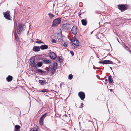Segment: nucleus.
<instances>
[{
    "label": "nucleus",
    "instance_id": "1",
    "mask_svg": "<svg viewBox=\"0 0 131 131\" xmlns=\"http://www.w3.org/2000/svg\"><path fill=\"white\" fill-rule=\"evenodd\" d=\"M24 25L23 24H19L17 29V32L19 34H21L22 32L24 31Z\"/></svg>",
    "mask_w": 131,
    "mask_h": 131
},
{
    "label": "nucleus",
    "instance_id": "2",
    "mask_svg": "<svg viewBox=\"0 0 131 131\" xmlns=\"http://www.w3.org/2000/svg\"><path fill=\"white\" fill-rule=\"evenodd\" d=\"M57 38L59 42H61L63 41V37L62 36L61 30H59V32L57 34Z\"/></svg>",
    "mask_w": 131,
    "mask_h": 131
},
{
    "label": "nucleus",
    "instance_id": "3",
    "mask_svg": "<svg viewBox=\"0 0 131 131\" xmlns=\"http://www.w3.org/2000/svg\"><path fill=\"white\" fill-rule=\"evenodd\" d=\"M3 14L4 17L6 19L10 20H12L11 17L10 16V11L9 10L6 12H4Z\"/></svg>",
    "mask_w": 131,
    "mask_h": 131
},
{
    "label": "nucleus",
    "instance_id": "4",
    "mask_svg": "<svg viewBox=\"0 0 131 131\" xmlns=\"http://www.w3.org/2000/svg\"><path fill=\"white\" fill-rule=\"evenodd\" d=\"M61 18H58L55 19L53 22L52 26L54 27L56 26L59 24L61 22Z\"/></svg>",
    "mask_w": 131,
    "mask_h": 131
},
{
    "label": "nucleus",
    "instance_id": "5",
    "mask_svg": "<svg viewBox=\"0 0 131 131\" xmlns=\"http://www.w3.org/2000/svg\"><path fill=\"white\" fill-rule=\"evenodd\" d=\"M71 42L72 45H73V46L74 47H75L76 48H77L79 45V43L76 39H74Z\"/></svg>",
    "mask_w": 131,
    "mask_h": 131
},
{
    "label": "nucleus",
    "instance_id": "6",
    "mask_svg": "<svg viewBox=\"0 0 131 131\" xmlns=\"http://www.w3.org/2000/svg\"><path fill=\"white\" fill-rule=\"evenodd\" d=\"M113 62L110 60H105L100 61L99 63L100 64H113Z\"/></svg>",
    "mask_w": 131,
    "mask_h": 131
},
{
    "label": "nucleus",
    "instance_id": "7",
    "mask_svg": "<svg viewBox=\"0 0 131 131\" xmlns=\"http://www.w3.org/2000/svg\"><path fill=\"white\" fill-rule=\"evenodd\" d=\"M71 27V24H66L64 25L62 27V28L65 30H68L70 29Z\"/></svg>",
    "mask_w": 131,
    "mask_h": 131
},
{
    "label": "nucleus",
    "instance_id": "8",
    "mask_svg": "<svg viewBox=\"0 0 131 131\" xmlns=\"http://www.w3.org/2000/svg\"><path fill=\"white\" fill-rule=\"evenodd\" d=\"M118 8L121 11H123L127 9V7L124 5H118Z\"/></svg>",
    "mask_w": 131,
    "mask_h": 131
},
{
    "label": "nucleus",
    "instance_id": "9",
    "mask_svg": "<svg viewBox=\"0 0 131 131\" xmlns=\"http://www.w3.org/2000/svg\"><path fill=\"white\" fill-rule=\"evenodd\" d=\"M78 95L81 99L83 100L85 98V95L84 93L83 92H80L78 93Z\"/></svg>",
    "mask_w": 131,
    "mask_h": 131
},
{
    "label": "nucleus",
    "instance_id": "10",
    "mask_svg": "<svg viewBox=\"0 0 131 131\" xmlns=\"http://www.w3.org/2000/svg\"><path fill=\"white\" fill-rule=\"evenodd\" d=\"M71 31L74 35H76L77 32V28L75 26H74L72 28Z\"/></svg>",
    "mask_w": 131,
    "mask_h": 131
},
{
    "label": "nucleus",
    "instance_id": "11",
    "mask_svg": "<svg viewBox=\"0 0 131 131\" xmlns=\"http://www.w3.org/2000/svg\"><path fill=\"white\" fill-rule=\"evenodd\" d=\"M49 55L50 58L53 60H54L56 59L57 56L56 54L53 52H51L49 53Z\"/></svg>",
    "mask_w": 131,
    "mask_h": 131
},
{
    "label": "nucleus",
    "instance_id": "12",
    "mask_svg": "<svg viewBox=\"0 0 131 131\" xmlns=\"http://www.w3.org/2000/svg\"><path fill=\"white\" fill-rule=\"evenodd\" d=\"M35 59L34 58H31L30 60V63L31 67H35Z\"/></svg>",
    "mask_w": 131,
    "mask_h": 131
},
{
    "label": "nucleus",
    "instance_id": "13",
    "mask_svg": "<svg viewBox=\"0 0 131 131\" xmlns=\"http://www.w3.org/2000/svg\"><path fill=\"white\" fill-rule=\"evenodd\" d=\"M40 47L38 46H34L33 47V49L34 51L38 52L40 51Z\"/></svg>",
    "mask_w": 131,
    "mask_h": 131
},
{
    "label": "nucleus",
    "instance_id": "14",
    "mask_svg": "<svg viewBox=\"0 0 131 131\" xmlns=\"http://www.w3.org/2000/svg\"><path fill=\"white\" fill-rule=\"evenodd\" d=\"M40 48L42 50H43L47 49L48 48V46L47 45H42L40 47Z\"/></svg>",
    "mask_w": 131,
    "mask_h": 131
},
{
    "label": "nucleus",
    "instance_id": "15",
    "mask_svg": "<svg viewBox=\"0 0 131 131\" xmlns=\"http://www.w3.org/2000/svg\"><path fill=\"white\" fill-rule=\"evenodd\" d=\"M57 59L59 61V62L60 63L62 62L63 61V60L62 59V57L61 56H58L57 57Z\"/></svg>",
    "mask_w": 131,
    "mask_h": 131
},
{
    "label": "nucleus",
    "instance_id": "16",
    "mask_svg": "<svg viewBox=\"0 0 131 131\" xmlns=\"http://www.w3.org/2000/svg\"><path fill=\"white\" fill-rule=\"evenodd\" d=\"M39 82L41 85H42L46 84L47 83L45 80H39Z\"/></svg>",
    "mask_w": 131,
    "mask_h": 131
},
{
    "label": "nucleus",
    "instance_id": "17",
    "mask_svg": "<svg viewBox=\"0 0 131 131\" xmlns=\"http://www.w3.org/2000/svg\"><path fill=\"white\" fill-rule=\"evenodd\" d=\"M13 77L12 76L10 75H9L7 78L6 79L7 81L8 82H10L11 81Z\"/></svg>",
    "mask_w": 131,
    "mask_h": 131
},
{
    "label": "nucleus",
    "instance_id": "18",
    "mask_svg": "<svg viewBox=\"0 0 131 131\" xmlns=\"http://www.w3.org/2000/svg\"><path fill=\"white\" fill-rule=\"evenodd\" d=\"M43 63L46 64H49L51 63V62L49 60H43Z\"/></svg>",
    "mask_w": 131,
    "mask_h": 131
},
{
    "label": "nucleus",
    "instance_id": "19",
    "mask_svg": "<svg viewBox=\"0 0 131 131\" xmlns=\"http://www.w3.org/2000/svg\"><path fill=\"white\" fill-rule=\"evenodd\" d=\"M57 64L56 62H54L53 64V67H52V69H54V70H56L57 69Z\"/></svg>",
    "mask_w": 131,
    "mask_h": 131
},
{
    "label": "nucleus",
    "instance_id": "20",
    "mask_svg": "<svg viewBox=\"0 0 131 131\" xmlns=\"http://www.w3.org/2000/svg\"><path fill=\"white\" fill-rule=\"evenodd\" d=\"M81 22L82 24L84 26H85L87 24V21L84 19H82L81 20Z\"/></svg>",
    "mask_w": 131,
    "mask_h": 131
},
{
    "label": "nucleus",
    "instance_id": "21",
    "mask_svg": "<svg viewBox=\"0 0 131 131\" xmlns=\"http://www.w3.org/2000/svg\"><path fill=\"white\" fill-rule=\"evenodd\" d=\"M43 64L41 62H39L37 63L36 65L35 66V67L36 68H37V66L39 67H41L42 65Z\"/></svg>",
    "mask_w": 131,
    "mask_h": 131
},
{
    "label": "nucleus",
    "instance_id": "22",
    "mask_svg": "<svg viewBox=\"0 0 131 131\" xmlns=\"http://www.w3.org/2000/svg\"><path fill=\"white\" fill-rule=\"evenodd\" d=\"M36 71V72L38 73H43L44 72V71L43 70L40 69H37Z\"/></svg>",
    "mask_w": 131,
    "mask_h": 131
},
{
    "label": "nucleus",
    "instance_id": "23",
    "mask_svg": "<svg viewBox=\"0 0 131 131\" xmlns=\"http://www.w3.org/2000/svg\"><path fill=\"white\" fill-rule=\"evenodd\" d=\"M14 35L16 40L17 41H18L19 39V38L16 31L14 32Z\"/></svg>",
    "mask_w": 131,
    "mask_h": 131
},
{
    "label": "nucleus",
    "instance_id": "24",
    "mask_svg": "<svg viewBox=\"0 0 131 131\" xmlns=\"http://www.w3.org/2000/svg\"><path fill=\"white\" fill-rule=\"evenodd\" d=\"M49 91L48 89H43L41 91H39V92H48Z\"/></svg>",
    "mask_w": 131,
    "mask_h": 131
},
{
    "label": "nucleus",
    "instance_id": "25",
    "mask_svg": "<svg viewBox=\"0 0 131 131\" xmlns=\"http://www.w3.org/2000/svg\"><path fill=\"white\" fill-rule=\"evenodd\" d=\"M108 80L110 83H112L113 82V80L112 79V76L111 75L109 76L108 77Z\"/></svg>",
    "mask_w": 131,
    "mask_h": 131
},
{
    "label": "nucleus",
    "instance_id": "26",
    "mask_svg": "<svg viewBox=\"0 0 131 131\" xmlns=\"http://www.w3.org/2000/svg\"><path fill=\"white\" fill-rule=\"evenodd\" d=\"M20 128V126L18 125H17L15 126V129L19 130Z\"/></svg>",
    "mask_w": 131,
    "mask_h": 131
},
{
    "label": "nucleus",
    "instance_id": "27",
    "mask_svg": "<svg viewBox=\"0 0 131 131\" xmlns=\"http://www.w3.org/2000/svg\"><path fill=\"white\" fill-rule=\"evenodd\" d=\"M48 15L49 17L51 18H53L55 16V15L52 14L51 13H49L48 14Z\"/></svg>",
    "mask_w": 131,
    "mask_h": 131
},
{
    "label": "nucleus",
    "instance_id": "28",
    "mask_svg": "<svg viewBox=\"0 0 131 131\" xmlns=\"http://www.w3.org/2000/svg\"><path fill=\"white\" fill-rule=\"evenodd\" d=\"M43 119L40 118L39 121V123L40 125H43Z\"/></svg>",
    "mask_w": 131,
    "mask_h": 131
},
{
    "label": "nucleus",
    "instance_id": "29",
    "mask_svg": "<svg viewBox=\"0 0 131 131\" xmlns=\"http://www.w3.org/2000/svg\"><path fill=\"white\" fill-rule=\"evenodd\" d=\"M35 42L38 44L43 43V44L44 43L42 42L41 40H39V41H36Z\"/></svg>",
    "mask_w": 131,
    "mask_h": 131
},
{
    "label": "nucleus",
    "instance_id": "30",
    "mask_svg": "<svg viewBox=\"0 0 131 131\" xmlns=\"http://www.w3.org/2000/svg\"><path fill=\"white\" fill-rule=\"evenodd\" d=\"M37 128H34L31 129L30 131H37Z\"/></svg>",
    "mask_w": 131,
    "mask_h": 131
},
{
    "label": "nucleus",
    "instance_id": "31",
    "mask_svg": "<svg viewBox=\"0 0 131 131\" xmlns=\"http://www.w3.org/2000/svg\"><path fill=\"white\" fill-rule=\"evenodd\" d=\"M47 115V113H45L44 114H43L41 117V118L43 119H44L45 118V117L46 116V115Z\"/></svg>",
    "mask_w": 131,
    "mask_h": 131
},
{
    "label": "nucleus",
    "instance_id": "32",
    "mask_svg": "<svg viewBox=\"0 0 131 131\" xmlns=\"http://www.w3.org/2000/svg\"><path fill=\"white\" fill-rule=\"evenodd\" d=\"M56 70L52 69V71L51 72V74L52 75L54 74L56 71Z\"/></svg>",
    "mask_w": 131,
    "mask_h": 131
},
{
    "label": "nucleus",
    "instance_id": "33",
    "mask_svg": "<svg viewBox=\"0 0 131 131\" xmlns=\"http://www.w3.org/2000/svg\"><path fill=\"white\" fill-rule=\"evenodd\" d=\"M73 78V75L71 74L69 75L68 76V79L69 80H71Z\"/></svg>",
    "mask_w": 131,
    "mask_h": 131
},
{
    "label": "nucleus",
    "instance_id": "34",
    "mask_svg": "<svg viewBox=\"0 0 131 131\" xmlns=\"http://www.w3.org/2000/svg\"><path fill=\"white\" fill-rule=\"evenodd\" d=\"M124 48L125 49H126V50H127L128 51V50H130L129 49V48L127 46H126V47H124Z\"/></svg>",
    "mask_w": 131,
    "mask_h": 131
},
{
    "label": "nucleus",
    "instance_id": "35",
    "mask_svg": "<svg viewBox=\"0 0 131 131\" xmlns=\"http://www.w3.org/2000/svg\"><path fill=\"white\" fill-rule=\"evenodd\" d=\"M56 40L54 39H53L52 40V42L53 43H56Z\"/></svg>",
    "mask_w": 131,
    "mask_h": 131
},
{
    "label": "nucleus",
    "instance_id": "36",
    "mask_svg": "<svg viewBox=\"0 0 131 131\" xmlns=\"http://www.w3.org/2000/svg\"><path fill=\"white\" fill-rule=\"evenodd\" d=\"M70 53L71 54L72 56L74 55V52L73 51H70Z\"/></svg>",
    "mask_w": 131,
    "mask_h": 131
},
{
    "label": "nucleus",
    "instance_id": "37",
    "mask_svg": "<svg viewBox=\"0 0 131 131\" xmlns=\"http://www.w3.org/2000/svg\"><path fill=\"white\" fill-rule=\"evenodd\" d=\"M64 84V83L63 82H62L60 83V87L61 88H62V85Z\"/></svg>",
    "mask_w": 131,
    "mask_h": 131
},
{
    "label": "nucleus",
    "instance_id": "38",
    "mask_svg": "<svg viewBox=\"0 0 131 131\" xmlns=\"http://www.w3.org/2000/svg\"><path fill=\"white\" fill-rule=\"evenodd\" d=\"M63 46L65 47H67L68 46L67 44L66 43H64L63 45Z\"/></svg>",
    "mask_w": 131,
    "mask_h": 131
},
{
    "label": "nucleus",
    "instance_id": "39",
    "mask_svg": "<svg viewBox=\"0 0 131 131\" xmlns=\"http://www.w3.org/2000/svg\"><path fill=\"white\" fill-rule=\"evenodd\" d=\"M83 103H81V105L80 107L81 108H82L83 107Z\"/></svg>",
    "mask_w": 131,
    "mask_h": 131
},
{
    "label": "nucleus",
    "instance_id": "40",
    "mask_svg": "<svg viewBox=\"0 0 131 131\" xmlns=\"http://www.w3.org/2000/svg\"><path fill=\"white\" fill-rule=\"evenodd\" d=\"M14 131H20V130L16 129H14Z\"/></svg>",
    "mask_w": 131,
    "mask_h": 131
},
{
    "label": "nucleus",
    "instance_id": "41",
    "mask_svg": "<svg viewBox=\"0 0 131 131\" xmlns=\"http://www.w3.org/2000/svg\"><path fill=\"white\" fill-rule=\"evenodd\" d=\"M126 46H127L126 45H125V44H124V45H123V47H126Z\"/></svg>",
    "mask_w": 131,
    "mask_h": 131
},
{
    "label": "nucleus",
    "instance_id": "42",
    "mask_svg": "<svg viewBox=\"0 0 131 131\" xmlns=\"http://www.w3.org/2000/svg\"><path fill=\"white\" fill-rule=\"evenodd\" d=\"M126 46H127L126 45H125V44H124V45H123V47H126Z\"/></svg>",
    "mask_w": 131,
    "mask_h": 131
},
{
    "label": "nucleus",
    "instance_id": "43",
    "mask_svg": "<svg viewBox=\"0 0 131 131\" xmlns=\"http://www.w3.org/2000/svg\"><path fill=\"white\" fill-rule=\"evenodd\" d=\"M128 51L131 54V50H128Z\"/></svg>",
    "mask_w": 131,
    "mask_h": 131
},
{
    "label": "nucleus",
    "instance_id": "44",
    "mask_svg": "<svg viewBox=\"0 0 131 131\" xmlns=\"http://www.w3.org/2000/svg\"><path fill=\"white\" fill-rule=\"evenodd\" d=\"M110 92H112V89H111L110 90Z\"/></svg>",
    "mask_w": 131,
    "mask_h": 131
},
{
    "label": "nucleus",
    "instance_id": "45",
    "mask_svg": "<svg viewBox=\"0 0 131 131\" xmlns=\"http://www.w3.org/2000/svg\"><path fill=\"white\" fill-rule=\"evenodd\" d=\"M108 81V80L107 79H106L105 80V81Z\"/></svg>",
    "mask_w": 131,
    "mask_h": 131
},
{
    "label": "nucleus",
    "instance_id": "46",
    "mask_svg": "<svg viewBox=\"0 0 131 131\" xmlns=\"http://www.w3.org/2000/svg\"><path fill=\"white\" fill-rule=\"evenodd\" d=\"M110 68L111 69V70L112 69V68L111 67H110Z\"/></svg>",
    "mask_w": 131,
    "mask_h": 131
},
{
    "label": "nucleus",
    "instance_id": "47",
    "mask_svg": "<svg viewBox=\"0 0 131 131\" xmlns=\"http://www.w3.org/2000/svg\"><path fill=\"white\" fill-rule=\"evenodd\" d=\"M81 14H79V16H80V15H81Z\"/></svg>",
    "mask_w": 131,
    "mask_h": 131
},
{
    "label": "nucleus",
    "instance_id": "48",
    "mask_svg": "<svg viewBox=\"0 0 131 131\" xmlns=\"http://www.w3.org/2000/svg\"><path fill=\"white\" fill-rule=\"evenodd\" d=\"M79 124L80 125V122H79Z\"/></svg>",
    "mask_w": 131,
    "mask_h": 131
},
{
    "label": "nucleus",
    "instance_id": "49",
    "mask_svg": "<svg viewBox=\"0 0 131 131\" xmlns=\"http://www.w3.org/2000/svg\"><path fill=\"white\" fill-rule=\"evenodd\" d=\"M100 22H99V25L100 26Z\"/></svg>",
    "mask_w": 131,
    "mask_h": 131
},
{
    "label": "nucleus",
    "instance_id": "50",
    "mask_svg": "<svg viewBox=\"0 0 131 131\" xmlns=\"http://www.w3.org/2000/svg\"><path fill=\"white\" fill-rule=\"evenodd\" d=\"M93 68H94V69H95V67H94Z\"/></svg>",
    "mask_w": 131,
    "mask_h": 131
},
{
    "label": "nucleus",
    "instance_id": "51",
    "mask_svg": "<svg viewBox=\"0 0 131 131\" xmlns=\"http://www.w3.org/2000/svg\"><path fill=\"white\" fill-rule=\"evenodd\" d=\"M117 40H118V41H119L118 39L117 38Z\"/></svg>",
    "mask_w": 131,
    "mask_h": 131
},
{
    "label": "nucleus",
    "instance_id": "52",
    "mask_svg": "<svg viewBox=\"0 0 131 131\" xmlns=\"http://www.w3.org/2000/svg\"><path fill=\"white\" fill-rule=\"evenodd\" d=\"M46 96H48V95H46Z\"/></svg>",
    "mask_w": 131,
    "mask_h": 131
},
{
    "label": "nucleus",
    "instance_id": "53",
    "mask_svg": "<svg viewBox=\"0 0 131 131\" xmlns=\"http://www.w3.org/2000/svg\"><path fill=\"white\" fill-rule=\"evenodd\" d=\"M53 6H54V4H53Z\"/></svg>",
    "mask_w": 131,
    "mask_h": 131
},
{
    "label": "nucleus",
    "instance_id": "54",
    "mask_svg": "<svg viewBox=\"0 0 131 131\" xmlns=\"http://www.w3.org/2000/svg\"><path fill=\"white\" fill-rule=\"evenodd\" d=\"M129 20H131V19H129Z\"/></svg>",
    "mask_w": 131,
    "mask_h": 131
},
{
    "label": "nucleus",
    "instance_id": "55",
    "mask_svg": "<svg viewBox=\"0 0 131 131\" xmlns=\"http://www.w3.org/2000/svg\"><path fill=\"white\" fill-rule=\"evenodd\" d=\"M49 69V68L48 69V70Z\"/></svg>",
    "mask_w": 131,
    "mask_h": 131
}]
</instances>
